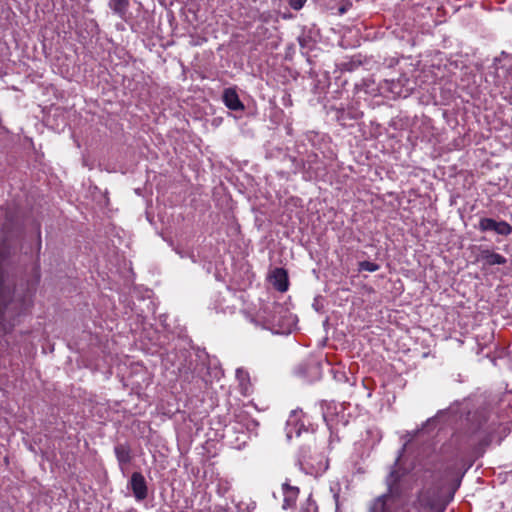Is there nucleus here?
<instances>
[{"label":"nucleus","mask_w":512,"mask_h":512,"mask_svg":"<svg viewBox=\"0 0 512 512\" xmlns=\"http://www.w3.org/2000/svg\"><path fill=\"white\" fill-rule=\"evenodd\" d=\"M109 7L121 19H125L129 7V0H110Z\"/></svg>","instance_id":"13"},{"label":"nucleus","mask_w":512,"mask_h":512,"mask_svg":"<svg viewBox=\"0 0 512 512\" xmlns=\"http://www.w3.org/2000/svg\"><path fill=\"white\" fill-rule=\"evenodd\" d=\"M299 488L290 484L289 480H286L282 484L283 504L282 508L287 510L293 507L299 496Z\"/></svg>","instance_id":"7"},{"label":"nucleus","mask_w":512,"mask_h":512,"mask_svg":"<svg viewBox=\"0 0 512 512\" xmlns=\"http://www.w3.org/2000/svg\"><path fill=\"white\" fill-rule=\"evenodd\" d=\"M478 228L482 232L494 231L495 233L502 236H508L512 233V226L506 221H496L487 217L480 219Z\"/></svg>","instance_id":"5"},{"label":"nucleus","mask_w":512,"mask_h":512,"mask_svg":"<svg viewBox=\"0 0 512 512\" xmlns=\"http://www.w3.org/2000/svg\"><path fill=\"white\" fill-rule=\"evenodd\" d=\"M403 450L404 449H402L399 452V454H398L397 458L395 459L394 464L391 467V470L385 480V483L387 486V491L384 494L391 496V497H397L400 494L399 482H400L401 478L403 477L404 473L401 471V469L399 468L398 465H399V461L402 457Z\"/></svg>","instance_id":"4"},{"label":"nucleus","mask_w":512,"mask_h":512,"mask_svg":"<svg viewBox=\"0 0 512 512\" xmlns=\"http://www.w3.org/2000/svg\"><path fill=\"white\" fill-rule=\"evenodd\" d=\"M433 421H434V418L428 419V420H427V424H429V423H431V422H433Z\"/></svg>","instance_id":"22"},{"label":"nucleus","mask_w":512,"mask_h":512,"mask_svg":"<svg viewBox=\"0 0 512 512\" xmlns=\"http://www.w3.org/2000/svg\"><path fill=\"white\" fill-rule=\"evenodd\" d=\"M223 102L225 106L233 111H242L244 110V105L239 99V96L235 89L227 88L223 92Z\"/></svg>","instance_id":"10"},{"label":"nucleus","mask_w":512,"mask_h":512,"mask_svg":"<svg viewBox=\"0 0 512 512\" xmlns=\"http://www.w3.org/2000/svg\"><path fill=\"white\" fill-rule=\"evenodd\" d=\"M323 417H324V420L326 421L327 425H330L327 414H324Z\"/></svg>","instance_id":"21"},{"label":"nucleus","mask_w":512,"mask_h":512,"mask_svg":"<svg viewBox=\"0 0 512 512\" xmlns=\"http://www.w3.org/2000/svg\"><path fill=\"white\" fill-rule=\"evenodd\" d=\"M452 411H453V409H452V408H449V409H447V410H441V411H439V412L437 413V416H440V415H442V414H444V413L452 412Z\"/></svg>","instance_id":"19"},{"label":"nucleus","mask_w":512,"mask_h":512,"mask_svg":"<svg viewBox=\"0 0 512 512\" xmlns=\"http://www.w3.org/2000/svg\"><path fill=\"white\" fill-rule=\"evenodd\" d=\"M37 234H38L37 235L38 236V249H40L41 248V233H40V230H38Z\"/></svg>","instance_id":"20"},{"label":"nucleus","mask_w":512,"mask_h":512,"mask_svg":"<svg viewBox=\"0 0 512 512\" xmlns=\"http://www.w3.org/2000/svg\"><path fill=\"white\" fill-rule=\"evenodd\" d=\"M269 279L276 290L280 292H285L288 290V274L284 268L273 269L269 275Z\"/></svg>","instance_id":"8"},{"label":"nucleus","mask_w":512,"mask_h":512,"mask_svg":"<svg viewBox=\"0 0 512 512\" xmlns=\"http://www.w3.org/2000/svg\"><path fill=\"white\" fill-rule=\"evenodd\" d=\"M135 499L140 502L147 498L148 487L145 477L140 472H133L129 481Z\"/></svg>","instance_id":"6"},{"label":"nucleus","mask_w":512,"mask_h":512,"mask_svg":"<svg viewBox=\"0 0 512 512\" xmlns=\"http://www.w3.org/2000/svg\"><path fill=\"white\" fill-rule=\"evenodd\" d=\"M380 269V265L370 261L359 262V271L375 272Z\"/></svg>","instance_id":"17"},{"label":"nucleus","mask_w":512,"mask_h":512,"mask_svg":"<svg viewBox=\"0 0 512 512\" xmlns=\"http://www.w3.org/2000/svg\"><path fill=\"white\" fill-rule=\"evenodd\" d=\"M114 453L121 469L131 462V449L127 444H117Z\"/></svg>","instance_id":"12"},{"label":"nucleus","mask_w":512,"mask_h":512,"mask_svg":"<svg viewBox=\"0 0 512 512\" xmlns=\"http://www.w3.org/2000/svg\"><path fill=\"white\" fill-rule=\"evenodd\" d=\"M307 0H289V5L293 10H300Z\"/></svg>","instance_id":"18"},{"label":"nucleus","mask_w":512,"mask_h":512,"mask_svg":"<svg viewBox=\"0 0 512 512\" xmlns=\"http://www.w3.org/2000/svg\"><path fill=\"white\" fill-rule=\"evenodd\" d=\"M300 432L301 428L297 426V414L295 411H293L287 420L286 436L290 440L294 433L296 436H299Z\"/></svg>","instance_id":"14"},{"label":"nucleus","mask_w":512,"mask_h":512,"mask_svg":"<svg viewBox=\"0 0 512 512\" xmlns=\"http://www.w3.org/2000/svg\"><path fill=\"white\" fill-rule=\"evenodd\" d=\"M490 413L486 408L469 412L467 421L469 422L470 445L478 443L481 447H486L493 439L492 433L495 430V423H489Z\"/></svg>","instance_id":"1"},{"label":"nucleus","mask_w":512,"mask_h":512,"mask_svg":"<svg viewBox=\"0 0 512 512\" xmlns=\"http://www.w3.org/2000/svg\"><path fill=\"white\" fill-rule=\"evenodd\" d=\"M287 311L282 304L268 302L263 304L257 313V320L262 323L265 329L276 333L283 332L284 321Z\"/></svg>","instance_id":"2"},{"label":"nucleus","mask_w":512,"mask_h":512,"mask_svg":"<svg viewBox=\"0 0 512 512\" xmlns=\"http://www.w3.org/2000/svg\"><path fill=\"white\" fill-rule=\"evenodd\" d=\"M380 88L390 92L394 96L406 98L410 95L414 86L413 81L405 73H402L398 78L383 80V82L380 83Z\"/></svg>","instance_id":"3"},{"label":"nucleus","mask_w":512,"mask_h":512,"mask_svg":"<svg viewBox=\"0 0 512 512\" xmlns=\"http://www.w3.org/2000/svg\"><path fill=\"white\" fill-rule=\"evenodd\" d=\"M478 261H482L484 265L487 266H494L506 264L507 259L499 253L493 252L489 249H483L480 251Z\"/></svg>","instance_id":"11"},{"label":"nucleus","mask_w":512,"mask_h":512,"mask_svg":"<svg viewBox=\"0 0 512 512\" xmlns=\"http://www.w3.org/2000/svg\"><path fill=\"white\" fill-rule=\"evenodd\" d=\"M299 512H318L316 502L308 497L300 506Z\"/></svg>","instance_id":"15"},{"label":"nucleus","mask_w":512,"mask_h":512,"mask_svg":"<svg viewBox=\"0 0 512 512\" xmlns=\"http://www.w3.org/2000/svg\"><path fill=\"white\" fill-rule=\"evenodd\" d=\"M236 378L239 380L241 386L247 389V385L249 384V374L243 368H238L236 370Z\"/></svg>","instance_id":"16"},{"label":"nucleus","mask_w":512,"mask_h":512,"mask_svg":"<svg viewBox=\"0 0 512 512\" xmlns=\"http://www.w3.org/2000/svg\"><path fill=\"white\" fill-rule=\"evenodd\" d=\"M391 496L382 494L371 500L367 507V512H394L390 504Z\"/></svg>","instance_id":"9"}]
</instances>
